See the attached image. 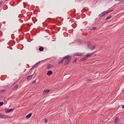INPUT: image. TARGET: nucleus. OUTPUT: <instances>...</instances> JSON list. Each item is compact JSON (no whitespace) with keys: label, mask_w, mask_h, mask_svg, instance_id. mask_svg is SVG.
Wrapping results in <instances>:
<instances>
[{"label":"nucleus","mask_w":124,"mask_h":124,"mask_svg":"<svg viewBox=\"0 0 124 124\" xmlns=\"http://www.w3.org/2000/svg\"><path fill=\"white\" fill-rule=\"evenodd\" d=\"M3 39L1 41H3Z\"/></svg>","instance_id":"39"},{"label":"nucleus","mask_w":124,"mask_h":124,"mask_svg":"<svg viewBox=\"0 0 124 124\" xmlns=\"http://www.w3.org/2000/svg\"><path fill=\"white\" fill-rule=\"evenodd\" d=\"M91 80H90V79H89L87 80V81H91Z\"/></svg>","instance_id":"37"},{"label":"nucleus","mask_w":124,"mask_h":124,"mask_svg":"<svg viewBox=\"0 0 124 124\" xmlns=\"http://www.w3.org/2000/svg\"><path fill=\"white\" fill-rule=\"evenodd\" d=\"M8 0H5V1H7Z\"/></svg>","instance_id":"40"},{"label":"nucleus","mask_w":124,"mask_h":124,"mask_svg":"<svg viewBox=\"0 0 124 124\" xmlns=\"http://www.w3.org/2000/svg\"><path fill=\"white\" fill-rule=\"evenodd\" d=\"M39 51H42L44 50V48L42 47L41 46L39 48Z\"/></svg>","instance_id":"17"},{"label":"nucleus","mask_w":124,"mask_h":124,"mask_svg":"<svg viewBox=\"0 0 124 124\" xmlns=\"http://www.w3.org/2000/svg\"><path fill=\"white\" fill-rule=\"evenodd\" d=\"M122 108H124V105L122 106Z\"/></svg>","instance_id":"36"},{"label":"nucleus","mask_w":124,"mask_h":124,"mask_svg":"<svg viewBox=\"0 0 124 124\" xmlns=\"http://www.w3.org/2000/svg\"><path fill=\"white\" fill-rule=\"evenodd\" d=\"M8 86H7L6 85H5L3 87L4 88H7Z\"/></svg>","instance_id":"30"},{"label":"nucleus","mask_w":124,"mask_h":124,"mask_svg":"<svg viewBox=\"0 0 124 124\" xmlns=\"http://www.w3.org/2000/svg\"><path fill=\"white\" fill-rule=\"evenodd\" d=\"M4 104V103L3 102H0V106H2Z\"/></svg>","instance_id":"23"},{"label":"nucleus","mask_w":124,"mask_h":124,"mask_svg":"<svg viewBox=\"0 0 124 124\" xmlns=\"http://www.w3.org/2000/svg\"><path fill=\"white\" fill-rule=\"evenodd\" d=\"M35 68V67H34V66H33V67H32V68H31V69H30V70H31V69H34V68Z\"/></svg>","instance_id":"31"},{"label":"nucleus","mask_w":124,"mask_h":124,"mask_svg":"<svg viewBox=\"0 0 124 124\" xmlns=\"http://www.w3.org/2000/svg\"><path fill=\"white\" fill-rule=\"evenodd\" d=\"M87 46L88 48L91 50L95 49L96 46V45H93V44L91 43L89 41H88L87 42Z\"/></svg>","instance_id":"2"},{"label":"nucleus","mask_w":124,"mask_h":124,"mask_svg":"<svg viewBox=\"0 0 124 124\" xmlns=\"http://www.w3.org/2000/svg\"><path fill=\"white\" fill-rule=\"evenodd\" d=\"M35 68V67H34V66H33V67H32V68H31V69H30V70H31V69H34V68Z\"/></svg>","instance_id":"32"},{"label":"nucleus","mask_w":124,"mask_h":124,"mask_svg":"<svg viewBox=\"0 0 124 124\" xmlns=\"http://www.w3.org/2000/svg\"><path fill=\"white\" fill-rule=\"evenodd\" d=\"M119 120V118L117 117H116L115 119V122H118Z\"/></svg>","instance_id":"20"},{"label":"nucleus","mask_w":124,"mask_h":124,"mask_svg":"<svg viewBox=\"0 0 124 124\" xmlns=\"http://www.w3.org/2000/svg\"><path fill=\"white\" fill-rule=\"evenodd\" d=\"M36 82V80H35L32 82V83L35 84Z\"/></svg>","instance_id":"28"},{"label":"nucleus","mask_w":124,"mask_h":124,"mask_svg":"<svg viewBox=\"0 0 124 124\" xmlns=\"http://www.w3.org/2000/svg\"><path fill=\"white\" fill-rule=\"evenodd\" d=\"M50 91V90L49 89H47L46 90H44L43 91V92H44L45 94L48 93Z\"/></svg>","instance_id":"14"},{"label":"nucleus","mask_w":124,"mask_h":124,"mask_svg":"<svg viewBox=\"0 0 124 124\" xmlns=\"http://www.w3.org/2000/svg\"><path fill=\"white\" fill-rule=\"evenodd\" d=\"M3 114H0V118H3Z\"/></svg>","instance_id":"24"},{"label":"nucleus","mask_w":124,"mask_h":124,"mask_svg":"<svg viewBox=\"0 0 124 124\" xmlns=\"http://www.w3.org/2000/svg\"><path fill=\"white\" fill-rule=\"evenodd\" d=\"M116 1H119L120 2H122L124 1V0H115Z\"/></svg>","instance_id":"21"},{"label":"nucleus","mask_w":124,"mask_h":124,"mask_svg":"<svg viewBox=\"0 0 124 124\" xmlns=\"http://www.w3.org/2000/svg\"><path fill=\"white\" fill-rule=\"evenodd\" d=\"M82 53H79L78 52L75 53V55L77 56H81L82 55Z\"/></svg>","instance_id":"13"},{"label":"nucleus","mask_w":124,"mask_h":124,"mask_svg":"<svg viewBox=\"0 0 124 124\" xmlns=\"http://www.w3.org/2000/svg\"><path fill=\"white\" fill-rule=\"evenodd\" d=\"M106 12H102L99 15V16H100L101 17H102L106 15Z\"/></svg>","instance_id":"6"},{"label":"nucleus","mask_w":124,"mask_h":124,"mask_svg":"<svg viewBox=\"0 0 124 124\" xmlns=\"http://www.w3.org/2000/svg\"><path fill=\"white\" fill-rule=\"evenodd\" d=\"M87 59L86 57H84L83 58L80 59L79 61L80 62H82L85 61Z\"/></svg>","instance_id":"9"},{"label":"nucleus","mask_w":124,"mask_h":124,"mask_svg":"<svg viewBox=\"0 0 124 124\" xmlns=\"http://www.w3.org/2000/svg\"><path fill=\"white\" fill-rule=\"evenodd\" d=\"M93 53H92L90 54H89L88 53L86 55L85 57H86V58L88 57H90L92 56Z\"/></svg>","instance_id":"8"},{"label":"nucleus","mask_w":124,"mask_h":124,"mask_svg":"<svg viewBox=\"0 0 124 124\" xmlns=\"http://www.w3.org/2000/svg\"><path fill=\"white\" fill-rule=\"evenodd\" d=\"M106 12V14H108V13H109L110 12L109 10L107 11Z\"/></svg>","instance_id":"27"},{"label":"nucleus","mask_w":124,"mask_h":124,"mask_svg":"<svg viewBox=\"0 0 124 124\" xmlns=\"http://www.w3.org/2000/svg\"><path fill=\"white\" fill-rule=\"evenodd\" d=\"M60 59L58 60V63L59 64H62L65 60L64 56L62 58L61 57H60Z\"/></svg>","instance_id":"3"},{"label":"nucleus","mask_w":124,"mask_h":124,"mask_svg":"<svg viewBox=\"0 0 124 124\" xmlns=\"http://www.w3.org/2000/svg\"><path fill=\"white\" fill-rule=\"evenodd\" d=\"M103 46H101L100 47L99 49L98 50H101L102 48H103Z\"/></svg>","instance_id":"26"},{"label":"nucleus","mask_w":124,"mask_h":124,"mask_svg":"<svg viewBox=\"0 0 124 124\" xmlns=\"http://www.w3.org/2000/svg\"><path fill=\"white\" fill-rule=\"evenodd\" d=\"M18 85H16L15 86L14 88L13 89H14V90H15L16 89L18 88Z\"/></svg>","instance_id":"19"},{"label":"nucleus","mask_w":124,"mask_h":124,"mask_svg":"<svg viewBox=\"0 0 124 124\" xmlns=\"http://www.w3.org/2000/svg\"><path fill=\"white\" fill-rule=\"evenodd\" d=\"M27 41L28 42H30V41H28V40H27Z\"/></svg>","instance_id":"38"},{"label":"nucleus","mask_w":124,"mask_h":124,"mask_svg":"<svg viewBox=\"0 0 124 124\" xmlns=\"http://www.w3.org/2000/svg\"><path fill=\"white\" fill-rule=\"evenodd\" d=\"M65 59L66 60L64 63V65H66L69 64L70 62L71 59V57L69 55H67L64 56Z\"/></svg>","instance_id":"1"},{"label":"nucleus","mask_w":124,"mask_h":124,"mask_svg":"<svg viewBox=\"0 0 124 124\" xmlns=\"http://www.w3.org/2000/svg\"><path fill=\"white\" fill-rule=\"evenodd\" d=\"M112 16H109L105 18V20L106 21L107 20L110 18Z\"/></svg>","instance_id":"16"},{"label":"nucleus","mask_w":124,"mask_h":124,"mask_svg":"<svg viewBox=\"0 0 124 124\" xmlns=\"http://www.w3.org/2000/svg\"><path fill=\"white\" fill-rule=\"evenodd\" d=\"M32 115V113H30L28 115H27L26 116V117L27 119H28L29 118H30L31 116Z\"/></svg>","instance_id":"12"},{"label":"nucleus","mask_w":124,"mask_h":124,"mask_svg":"<svg viewBox=\"0 0 124 124\" xmlns=\"http://www.w3.org/2000/svg\"><path fill=\"white\" fill-rule=\"evenodd\" d=\"M11 118V116L7 115H5L4 114L3 115V118L7 119L9 118Z\"/></svg>","instance_id":"7"},{"label":"nucleus","mask_w":124,"mask_h":124,"mask_svg":"<svg viewBox=\"0 0 124 124\" xmlns=\"http://www.w3.org/2000/svg\"><path fill=\"white\" fill-rule=\"evenodd\" d=\"M54 67V65L50 64H48L46 67V68L49 70L50 68H52Z\"/></svg>","instance_id":"5"},{"label":"nucleus","mask_w":124,"mask_h":124,"mask_svg":"<svg viewBox=\"0 0 124 124\" xmlns=\"http://www.w3.org/2000/svg\"><path fill=\"white\" fill-rule=\"evenodd\" d=\"M77 58H76L75 59V60L74 61H73V62H72L73 63H76L77 62Z\"/></svg>","instance_id":"22"},{"label":"nucleus","mask_w":124,"mask_h":124,"mask_svg":"<svg viewBox=\"0 0 124 124\" xmlns=\"http://www.w3.org/2000/svg\"><path fill=\"white\" fill-rule=\"evenodd\" d=\"M109 10L110 11V12H111L113 11V9H111L110 10Z\"/></svg>","instance_id":"34"},{"label":"nucleus","mask_w":124,"mask_h":124,"mask_svg":"<svg viewBox=\"0 0 124 124\" xmlns=\"http://www.w3.org/2000/svg\"><path fill=\"white\" fill-rule=\"evenodd\" d=\"M69 96H68L67 97H66L65 98V100L67 99L68 98H69Z\"/></svg>","instance_id":"29"},{"label":"nucleus","mask_w":124,"mask_h":124,"mask_svg":"<svg viewBox=\"0 0 124 124\" xmlns=\"http://www.w3.org/2000/svg\"><path fill=\"white\" fill-rule=\"evenodd\" d=\"M40 61H39L36 63L34 65V67H35V68L36 67L38 66V65L40 63Z\"/></svg>","instance_id":"15"},{"label":"nucleus","mask_w":124,"mask_h":124,"mask_svg":"<svg viewBox=\"0 0 124 124\" xmlns=\"http://www.w3.org/2000/svg\"><path fill=\"white\" fill-rule=\"evenodd\" d=\"M33 75H31L28 76L27 78V79L28 81L30 80L33 77Z\"/></svg>","instance_id":"11"},{"label":"nucleus","mask_w":124,"mask_h":124,"mask_svg":"<svg viewBox=\"0 0 124 124\" xmlns=\"http://www.w3.org/2000/svg\"><path fill=\"white\" fill-rule=\"evenodd\" d=\"M97 29V28L95 27H93L92 28V30H95Z\"/></svg>","instance_id":"25"},{"label":"nucleus","mask_w":124,"mask_h":124,"mask_svg":"<svg viewBox=\"0 0 124 124\" xmlns=\"http://www.w3.org/2000/svg\"><path fill=\"white\" fill-rule=\"evenodd\" d=\"M3 3V1H0V5L2 4Z\"/></svg>","instance_id":"35"},{"label":"nucleus","mask_w":124,"mask_h":124,"mask_svg":"<svg viewBox=\"0 0 124 124\" xmlns=\"http://www.w3.org/2000/svg\"><path fill=\"white\" fill-rule=\"evenodd\" d=\"M6 91L5 90H0V94H1L3 93H4Z\"/></svg>","instance_id":"18"},{"label":"nucleus","mask_w":124,"mask_h":124,"mask_svg":"<svg viewBox=\"0 0 124 124\" xmlns=\"http://www.w3.org/2000/svg\"><path fill=\"white\" fill-rule=\"evenodd\" d=\"M53 73V72L51 70H49L47 73L48 76H50Z\"/></svg>","instance_id":"10"},{"label":"nucleus","mask_w":124,"mask_h":124,"mask_svg":"<svg viewBox=\"0 0 124 124\" xmlns=\"http://www.w3.org/2000/svg\"><path fill=\"white\" fill-rule=\"evenodd\" d=\"M13 109V108L9 109L7 108H6L5 109V111L6 113H8L12 111Z\"/></svg>","instance_id":"4"},{"label":"nucleus","mask_w":124,"mask_h":124,"mask_svg":"<svg viewBox=\"0 0 124 124\" xmlns=\"http://www.w3.org/2000/svg\"><path fill=\"white\" fill-rule=\"evenodd\" d=\"M47 121L46 119H45V123L47 122Z\"/></svg>","instance_id":"33"}]
</instances>
